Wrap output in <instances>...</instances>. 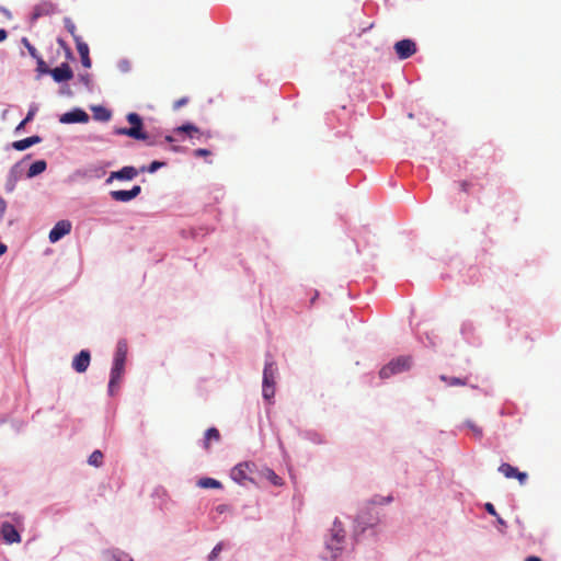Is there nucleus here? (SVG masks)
Here are the masks:
<instances>
[{
	"label": "nucleus",
	"mask_w": 561,
	"mask_h": 561,
	"mask_svg": "<svg viewBox=\"0 0 561 561\" xmlns=\"http://www.w3.org/2000/svg\"><path fill=\"white\" fill-rule=\"evenodd\" d=\"M49 73L56 82L69 81L73 78V72L67 62L49 70Z\"/></svg>",
	"instance_id": "9"
},
{
	"label": "nucleus",
	"mask_w": 561,
	"mask_h": 561,
	"mask_svg": "<svg viewBox=\"0 0 561 561\" xmlns=\"http://www.w3.org/2000/svg\"><path fill=\"white\" fill-rule=\"evenodd\" d=\"M253 468L254 463L251 462L239 463L231 470V479L239 484L245 485L248 481H253Z\"/></svg>",
	"instance_id": "5"
},
{
	"label": "nucleus",
	"mask_w": 561,
	"mask_h": 561,
	"mask_svg": "<svg viewBox=\"0 0 561 561\" xmlns=\"http://www.w3.org/2000/svg\"><path fill=\"white\" fill-rule=\"evenodd\" d=\"M64 23H65V27L71 34L75 42H76V38H81V36H79L77 34V27L70 18H65Z\"/></svg>",
	"instance_id": "25"
},
{
	"label": "nucleus",
	"mask_w": 561,
	"mask_h": 561,
	"mask_svg": "<svg viewBox=\"0 0 561 561\" xmlns=\"http://www.w3.org/2000/svg\"><path fill=\"white\" fill-rule=\"evenodd\" d=\"M88 462H89L91 466H94V467H100V466H102V463H103V454H102V451H100V450H94V451L90 455Z\"/></svg>",
	"instance_id": "24"
},
{
	"label": "nucleus",
	"mask_w": 561,
	"mask_h": 561,
	"mask_svg": "<svg viewBox=\"0 0 561 561\" xmlns=\"http://www.w3.org/2000/svg\"><path fill=\"white\" fill-rule=\"evenodd\" d=\"M22 43L24 44V46L27 48L30 55L34 58H37L39 55L37 53V49L28 42L27 38H23L22 39Z\"/></svg>",
	"instance_id": "30"
},
{
	"label": "nucleus",
	"mask_w": 561,
	"mask_h": 561,
	"mask_svg": "<svg viewBox=\"0 0 561 561\" xmlns=\"http://www.w3.org/2000/svg\"><path fill=\"white\" fill-rule=\"evenodd\" d=\"M127 121L131 126L115 129L116 135L128 136L137 140L148 139V135L142 130V119L137 113H129L127 115Z\"/></svg>",
	"instance_id": "4"
},
{
	"label": "nucleus",
	"mask_w": 561,
	"mask_h": 561,
	"mask_svg": "<svg viewBox=\"0 0 561 561\" xmlns=\"http://www.w3.org/2000/svg\"><path fill=\"white\" fill-rule=\"evenodd\" d=\"M127 343L126 341H119L116 346L114 356V363L111 370V379L108 382V392L113 396L118 388V383L125 371V362L127 356Z\"/></svg>",
	"instance_id": "1"
},
{
	"label": "nucleus",
	"mask_w": 561,
	"mask_h": 561,
	"mask_svg": "<svg viewBox=\"0 0 561 561\" xmlns=\"http://www.w3.org/2000/svg\"><path fill=\"white\" fill-rule=\"evenodd\" d=\"M76 47L81 58V64L84 68L91 67V59L89 56V46L82 41V38H76Z\"/></svg>",
	"instance_id": "15"
},
{
	"label": "nucleus",
	"mask_w": 561,
	"mask_h": 561,
	"mask_svg": "<svg viewBox=\"0 0 561 561\" xmlns=\"http://www.w3.org/2000/svg\"><path fill=\"white\" fill-rule=\"evenodd\" d=\"M7 209V202L0 196V217H2Z\"/></svg>",
	"instance_id": "40"
},
{
	"label": "nucleus",
	"mask_w": 561,
	"mask_h": 561,
	"mask_svg": "<svg viewBox=\"0 0 561 561\" xmlns=\"http://www.w3.org/2000/svg\"><path fill=\"white\" fill-rule=\"evenodd\" d=\"M209 154H210V151L208 149L199 148V149H196L194 151V156L195 157H206V156H209Z\"/></svg>",
	"instance_id": "37"
},
{
	"label": "nucleus",
	"mask_w": 561,
	"mask_h": 561,
	"mask_svg": "<svg viewBox=\"0 0 561 561\" xmlns=\"http://www.w3.org/2000/svg\"><path fill=\"white\" fill-rule=\"evenodd\" d=\"M264 476L265 478L271 481L274 485H282L283 484V480L280 477H278L273 470L271 469H265L264 471Z\"/></svg>",
	"instance_id": "26"
},
{
	"label": "nucleus",
	"mask_w": 561,
	"mask_h": 561,
	"mask_svg": "<svg viewBox=\"0 0 561 561\" xmlns=\"http://www.w3.org/2000/svg\"><path fill=\"white\" fill-rule=\"evenodd\" d=\"M412 359L410 356H400L390 362V365L396 368L397 374L408 370L411 367Z\"/></svg>",
	"instance_id": "17"
},
{
	"label": "nucleus",
	"mask_w": 561,
	"mask_h": 561,
	"mask_svg": "<svg viewBox=\"0 0 561 561\" xmlns=\"http://www.w3.org/2000/svg\"><path fill=\"white\" fill-rule=\"evenodd\" d=\"M393 48L399 59H408L416 53V44L409 38L397 42Z\"/></svg>",
	"instance_id": "6"
},
{
	"label": "nucleus",
	"mask_w": 561,
	"mask_h": 561,
	"mask_svg": "<svg viewBox=\"0 0 561 561\" xmlns=\"http://www.w3.org/2000/svg\"><path fill=\"white\" fill-rule=\"evenodd\" d=\"M154 144H156L154 141H148L149 146H153Z\"/></svg>",
	"instance_id": "49"
},
{
	"label": "nucleus",
	"mask_w": 561,
	"mask_h": 561,
	"mask_svg": "<svg viewBox=\"0 0 561 561\" xmlns=\"http://www.w3.org/2000/svg\"><path fill=\"white\" fill-rule=\"evenodd\" d=\"M138 175V171L136 168L128 165L124 167L118 171H114L111 173L110 178L107 179V182H111L112 180H133Z\"/></svg>",
	"instance_id": "14"
},
{
	"label": "nucleus",
	"mask_w": 561,
	"mask_h": 561,
	"mask_svg": "<svg viewBox=\"0 0 561 561\" xmlns=\"http://www.w3.org/2000/svg\"><path fill=\"white\" fill-rule=\"evenodd\" d=\"M484 508L489 514L497 516L496 510L492 503H485Z\"/></svg>",
	"instance_id": "38"
},
{
	"label": "nucleus",
	"mask_w": 561,
	"mask_h": 561,
	"mask_svg": "<svg viewBox=\"0 0 561 561\" xmlns=\"http://www.w3.org/2000/svg\"><path fill=\"white\" fill-rule=\"evenodd\" d=\"M499 471L507 479L516 478L520 484H525L528 478L526 472H520L517 468L506 462L499 467Z\"/></svg>",
	"instance_id": "8"
},
{
	"label": "nucleus",
	"mask_w": 561,
	"mask_h": 561,
	"mask_svg": "<svg viewBox=\"0 0 561 561\" xmlns=\"http://www.w3.org/2000/svg\"><path fill=\"white\" fill-rule=\"evenodd\" d=\"M103 556L106 561H127V556L119 551L107 550Z\"/></svg>",
	"instance_id": "22"
},
{
	"label": "nucleus",
	"mask_w": 561,
	"mask_h": 561,
	"mask_svg": "<svg viewBox=\"0 0 561 561\" xmlns=\"http://www.w3.org/2000/svg\"><path fill=\"white\" fill-rule=\"evenodd\" d=\"M1 535L4 541L9 545L11 543H19L21 541V536L19 531L15 529V527L5 522L1 525Z\"/></svg>",
	"instance_id": "12"
},
{
	"label": "nucleus",
	"mask_w": 561,
	"mask_h": 561,
	"mask_svg": "<svg viewBox=\"0 0 561 561\" xmlns=\"http://www.w3.org/2000/svg\"><path fill=\"white\" fill-rule=\"evenodd\" d=\"M219 439H220L219 431L216 427L208 428L205 433V440H204L205 448L206 449L209 448V444L211 440L218 442Z\"/></svg>",
	"instance_id": "20"
},
{
	"label": "nucleus",
	"mask_w": 561,
	"mask_h": 561,
	"mask_svg": "<svg viewBox=\"0 0 561 561\" xmlns=\"http://www.w3.org/2000/svg\"><path fill=\"white\" fill-rule=\"evenodd\" d=\"M187 102H188L187 98H181L174 102L173 108L179 110L180 107L184 106Z\"/></svg>",
	"instance_id": "36"
},
{
	"label": "nucleus",
	"mask_w": 561,
	"mask_h": 561,
	"mask_svg": "<svg viewBox=\"0 0 561 561\" xmlns=\"http://www.w3.org/2000/svg\"><path fill=\"white\" fill-rule=\"evenodd\" d=\"M36 59H37V71L41 73H48L49 69H48L46 62L43 60V58L41 56H38Z\"/></svg>",
	"instance_id": "31"
},
{
	"label": "nucleus",
	"mask_w": 561,
	"mask_h": 561,
	"mask_svg": "<svg viewBox=\"0 0 561 561\" xmlns=\"http://www.w3.org/2000/svg\"><path fill=\"white\" fill-rule=\"evenodd\" d=\"M164 164H165L164 162L153 161V162L150 163V165L148 167L147 171L150 172V173H153L158 169L162 168Z\"/></svg>",
	"instance_id": "34"
},
{
	"label": "nucleus",
	"mask_w": 561,
	"mask_h": 561,
	"mask_svg": "<svg viewBox=\"0 0 561 561\" xmlns=\"http://www.w3.org/2000/svg\"><path fill=\"white\" fill-rule=\"evenodd\" d=\"M71 222L69 220H59L49 232V241L55 243L71 231Z\"/></svg>",
	"instance_id": "7"
},
{
	"label": "nucleus",
	"mask_w": 561,
	"mask_h": 561,
	"mask_svg": "<svg viewBox=\"0 0 561 561\" xmlns=\"http://www.w3.org/2000/svg\"><path fill=\"white\" fill-rule=\"evenodd\" d=\"M7 252V245L0 242V256Z\"/></svg>",
	"instance_id": "44"
},
{
	"label": "nucleus",
	"mask_w": 561,
	"mask_h": 561,
	"mask_svg": "<svg viewBox=\"0 0 561 561\" xmlns=\"http://www.w3.org/2000/svg\"><path fill=\"white\" fill-rule=\"evenodd\" d=\"M391 500H392V499L389 496V497H387V499H382V501H381V500H380V501L374 500V503H377V504H381V503H383V502H385V503H388V502H390Z\"/></svg>",
	"instance_id": "45"
},
{
	"label": "nucleus",
	"mask_w": 561,
	"mask_h": 561,
	"mask_svg": "<svg viewBox=\"0 0 561 561\" xmlns=\"http://www.w3.org/2000/svg\"><path fill=\"white\" fill-rule=\"evenodd\" d=\"M118 69L122 71V72H128L130 69H131V65H130V61L129 60H121L118 62Z\"/></svg>",
	"instance_id": "32"
},
{
	"label": "nucleus",
	"mask_w": 561,
	"mask_h": 561,
	"mask_svg": "<svg viewBox=\"0 0 561 561\" xmlns=\"http://www.w3.org/2000/svg\"><path fill=\"white\" fill-rule=\"evenodd\" d=\"M276 376H277L276 363L273 360V357L270 354H267L264 370H263V385H262L263 397L266 400L272 399L275 394Z\"/></svg>",
	"instance_id": "3"
},
{
	"label": "nucleus",
	"mask_w": 561,
	"mask_h": 561,
	"mask_svg": "<svg viewBox=\"0 0 561 561\" xmlns=\"http://www.w3.org/2000/svg\"><path fill=\"white\" fill-rule=\"evenodd\" d=\"M91 355L87 350H82L72 360V368L77 373H84L90 365Z\"/></svg>",
	"instance_id": "13"
},
{
	"label": "nucleus",
	"mask_w": 561,
	"mask_h": 561,
	"mask_svg": "<svg viewBox=\"0 0 561 561\" xmlns=\"http://www.w3.org/2000/svg\"><path fill=\"white\" fill-rule=\"evenodd\" d=\"M42 141V138L39 136H31L21 140H16L12 144V147L15 150L23 151L27 148H30L33 145H36Z\"/></svg>",
	"instance_id": "16"
},
{
	"label": "nucleus",
	"mask_w": 561,
	"mask_h": 561,
	"mask_svg": "<svg viewBox=\"0 0 561 561\" xmlns=\"http://www.w3.org/2000/svg\"><path fill=\"white\" fill-rule=\"evenodd\" d=\"M440 379L446 381L449 386H465L466 385L465 379H460V378H456V377L447 378L446 376H442Z\"/></svg>",
	"instance_id": "29"
},
{
	"label": "nucleus",
	"mask_w": 561,
	"mask_h": 561,
	"mask_svg": "<svg viewBox=\"0 0 561 561\" xmlns=\"http://www.w3.org/2000/svg\"><path fill=\"white\" fill-rule=\"evenodd\" d=\"M525 561H541L538 557H528Z\"/></svg>",
	"instance_id": "46"
},
{
	"label": "nucleus",
	"mask_w": 561,
	"mask_h": 561,
	"mask_svg": "<svg viewBox=\"0 0 561 561\" xmlns=\"http://www.w3.org/2000/svg\"><path fill=\"white\" fill-rule=\"evenodd\" d=\"M164 139H165V141H168V142H172V141H173V138H172L171 136H165V138H164Z\"/></svg>",
	"instance_id": "48"
},
{
	"label": "nucleus",
	"mask_w": 561,
	"mask_h": 561,
	"mask_svg": "<svg viewBox=\"0 0 561 561\" xmlns=\"http://www.w3.org/2000/svg\"><path fill=\"white\" fill-rule=\"evenodd\" d=\"M197 485L202 489H221L222 484L220 481L213 478H202L198 480Z\"/></svg>",
	"instance_id": "19"
},
{
	"label": "nucleus",
	"mask_w": 561,
	"mask_h": 561,
	"mask_svg": "<svg viewBox=\"0 0 561 561\" xmlns=\"http://www.w3.org/2000/svg\"><path fill=\"white\" fill-rule=\"evenodd\" d=\"M98 117H99L100 119H102V121H107V119H110L111 114H110V112H108V111H106L105 108L100 107V108H99Z\"/></svg>",
	"instance_id": "35"
},
{
	"label": "nucleus",
	"mask_w": 561,
	"mask_h": 561,
	"mask_svg": "<svg viewBox=\"0 0 561 561\" xmlns=\"http://www.w3.org/2000/svg\"><path fill=\"white\" fill-rule=\"evenodd\" d=\"M8 34L7 31L3 28H0V43L3 42L7 38Z\"/></svg>",
	"instance_id": "42"
},
{
	"label": "nucleus",
	"mask_w": 561,
	"mask_h": 561,
	"mask_svg": "<svg viewBox=\"0 0 561 561\" xmlns=\"http://www.w3.org/2000/svg\"><path fill=\"white\" fill-rule=\"evenodd\" d=\"M140 192H141V187L139 185H135L131 190H128V191H124V190L112 191L111 196L116 202L126 203V202H129V201L136 198L140 194Z\"/></svg>",
	"instance_id": "11"
},
{
	"label": "nucleus",
	"mask_w": 561,
	"mask_h": 561,
	"mask_svg": "<svg viewBox=\"0 0 561 561\" xmlns=\"http://www.w3.org/2000/svg\"><path fill=\"white\" fill-rule=\"evenodd\" d=\"M344 541L345 530L342 526V523L335 519L330 530V535L325 540V549L330 552V556L327 558L331 560L335 559L343 550Z\"/></svg>",
	"instance_id": "2"
},
{
	"label": "nucleus",
	"mask_w": 561,
	"mask_h": 561,
	"mask_svg": "<svg viewBox=\"0 0 561 561\" xmlns=\"http://www.w3.org/2000/svg\"><path fill=\"white\" fill-rule=\"evenodd\" d=\"M225 548V545L224 542H218L211 550V552L209 553L208 556V560L209 561H215L218 556L220 554V552L224 550Z\"/></svg>",
	"instance_id": "28"
},
{
	"label": "nucleus",
	"mask_w": 561,
	"mask_h": 561,
	"mask_svg": "<svg viewBox=\"0 0 561 561\" xmlns=\"http://www.w3.org/2000/svg\"><path fill=\"white\" fill-rule=\"evenodd\" d=\"M26 123H27V122H25V119H23V121L19 124V126H18V128H16V129L19 130V129L23 128V127L25 126V124H26Z\"/></svg>",
	"instance_id": "47"
},
{
	"label": "nucleus",
	"mask_w": 561,
	"mask_h": 561,
	"mask_svg": "<svg viewBox=\"0 0 561 561\" xmlns=\"http://www.w3.org/2000/svg\"><path fill=\"white\" fill-rule=\"evenodd\" d=\"M495 517H496V522H497V524H499L500 526H502V527H506V522H505L502 517H500L499 515H497V516H495Z\"/></svg>",
	"instance_id": "43"
},
{
	"label": "nucleus",
	"mask_w": 561,
	"mask_h": 561,
	"mask_svg": "<svg viewBox=\"0 0 561 561\" xmlns=\"http://www.w3.org/2000/svg\"><path fill=\"white\" fill-rule=\"evenodd\" d=\"M397 369L393 368V366L390 365V363L386 366H383L380 371H379V375L382 379H387L389 377H391L392 375L397 374L396 371Z\"/></svg>",
	"instance_id": "27"
},
{
	"label": "nucleus",
	"mask_w": 561,
	"mask_h": 561,
	"mask_svg": "<svg viewBox=\"0 0 561 561\" xmlns=\"http://www.w3.org/2000/svg\"><path fill=\"white\" fill-rule=\"evenodd\" d=\"M46 167H47V164L44 160L35 161L34 163L31 164V167L27 171V176L33 178V176L41 174L42 172H44L46 170Z\"/></svg>",
	"instance_id": "18"
},
{
	"label": "nucleus",
	"mask_w": 561,
	"mask_h": 561,
	"mask_svg": "<svg viewBox=\"0 0 561 561\" xmlns=\"http://www.w3.org/2000/svg\"><path fill=\"white\" fill-rule=\"evenodd\" d=\"M459 185H460L461 191L465 193H468L471 187V183L469 181H461L459 183Z\"/></svg>",
	"instance_id": "39"
},
{
	"label": "nucleus",
	"mask_w": 561,
	"mask_h": 561,
	"mask_svg": "<svg viewBox=\"0 0 561 561\" xmlns=\"http://www.w3.org/2000/svg\"><path fill=\"white\" fill-rule=\"evenodd\" d=\"M175 131L178 133H186L191 138H194L195 136L199 135V129L192 125V124H184L179 126Z\"/></svg>",
	"instance_id": "21"
},
{
	"label": "nucleus",
	"mask_w": 561,
	"mask_h": 561,
	"mask_svg": "<svg viewBox=\"0 0 561 561\" xmlns=\"http://www.w3.org/2000/svg\"><path fill=\"white\" fill-rule=\"evenodd\" d=\"M466 426L471 431L472 435L477 439H481L483 436V430L481 426L476 424L473 421H467Z\"/></svg>",
	"instance_id": "23"
},
{
	"label": "nucleus",
	"mask_w": 561,
	"mask_h": 561,
	"mask_svg": "<svg viewBox=\"0 0 561 561\" xmlns=\"http://www.w3.org/2000/svg\"><path fill=\"white\" fill-rule=\"evenodd\" d=\"M35 112H36V110H35V108L30 110V111H28V113H27V115H26V117L24 118V119H25V122H30V121H32V119H33V117H34V115H35Z\"/></svg>",
	"instance_id": "41"
},
{
	"label": "nucleus",
	"mask_w": 561,
	"mask_h": 561,
	"mask_svg": "<svg viewBox=\"0 0 561 561\" xmlns=\"http://www.w3.org/2000/svg\"><path fill=\"white\" fill-rule=\"evenodd\" d=\"M15 182H16V178H15V175L12 172L10 178H9V180H8V182H7V185H5V188H7L8 192H12L14 190Z\"/></svg>",
	"instance_id": "33"
},
{
	"label": "nucleus",
	"mask_w": 561,
	"mask_h": 561,
	"mask_svg": "<svg viewBox=\"0 0 561 561\" xmlns=\"http://www.w3.org/2000/svg\"><path fill=\"white\" fill-rule=\"evenodd\" d=\"M89 121V115L80 108L72 110L61 115L60 122L64 124H72V123H87Z\"/></svg>",
	"instance_id": "10"
}]
</instances>
